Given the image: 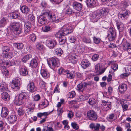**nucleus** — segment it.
Masks as SVG:
<instances>
[{"mask_svg":"<svg viewBox=\"0 0 131 131\" xmlns=\"http://www.w3.org/2000/svg\"><path fill=\"white\" fill-rule=\"evenodd\" d=\"M73 31V29L71 27L70 24L64 25L61 28V30L57 32L55 36L60 38L59 40L61 44H64L66 41V38L65 36L70 33Z\"/></svg>","mask_w":131,"mask_h":131,"instance_id":"nucleus-1","label":"nucleus"},{"mask_svg":"<svg viewBox=\"0 0 131 131\" xmlns=\"http://www.w3.org/2000/svg\"><path fill=\"white\" fill-rule=\"evenodd\" d=\"M107 13V9L104 8L100 10H97L94 12L91 15V20L93 22H96L98 19L102 16H105Z\"/></svg>","mask_w":131,"mask_h":131,"instance_id":"nucleus-2","label":"nucleus"},{"mask_svg":"<svg viewBox=\"0 0 131 131\" xmlns=\"http://www.w3.org/2000/svg\"><path fill=\"white\" fill-rule=\"evenodd\" d=\"M107 37L110 41H113L116 37V33L114 28L110 27L107 31Z\"/></svg>","mask_w":131,"mask_h":131,"instance_id":"nucleus-3","label":"nucleus"},{"mask_svg":"<svg viewBox=\"0 0 131 131\" xmlns=\"http://www.w3.org/2000/svg\"><path fill=\"white\" fill-rule=\"evenodd\" d=\"M22 84L21 79L18 78H16L13 80L12 83V88L14 89H18Z\"/></svg>","mask_w":131,"mask_h":131,"instance_id":"nucleus-4","label":"nucleus"},{"mask_svg":"<svg viewBox=\"0 0 131 131\" xmlns=\"http://www.w3.org/2000/svg\"><path fill=\"white\" fill-rule=\"evenodd\" d=\"M59 62L58 59L54 57L49 59L47 61L49 66L51 69H53L57 66Z\"/></svg>","mask_w":131,"mask_h":131,"instance_id":"nucleus-5","label":"nucleus"},{"mask_svg":"<svg viewBox=\"0 0 131 131\" xmlns=\"http://www.w3.org/2000/svg\"><path fill=\"white\" fill-rule=\"evenodd\" d=\"M12 30L16 34H19L21 33L22 29L20 27V24L18 23H13L11 25Z\"/></svg>","mask_w":131,"mask_h":131,"instance_id":"nucleus-6","label":"nucleus"},{"mask_svg":"<svg viewBox=\"0 0 131 131\" xmlns=\"http://www.w3.org/2000/svg\"><path fill=\"white\" fill-rule=\"evenodd\" d=\"M87 116L88 119L92 121H96L98 117L96 113L93 110L88 111L87 113Z\"/></svg>","mask_w":131,"mask_h":131,"instance_id":"nucleus-7","label":"nucleus"},{"mask_svg":"<svg viewBox=\"0 0 131 131\" xmlns=\"http://www.w3.org/2000/svg\"><path fill=\"white\" fill-rule=\"evenodd\" d=\"M57 42L55 40L49 38L46 40V45L49 48L52 49L56 46Z\"/></svg>","mask_w":131,"mask_h":131,"instance_id":"nucleus-8","label":"nucleus"},{"mask_svg":"<svg viewBox=\"0 0 131 131\" xmlns=\"http://www.w3.org/2000/svg\"><path fill=\"white\" fill-rule=\"evenodd\" d=\"M10 48L8 46H4L2 48L3 51V56L4 58H12L11 55L9 54V51Z\"/></svg>","mask_w":131,"mask_h":131,"instance_id":"nucleus-9","label":"nucleus"},{"mask_svg":"<svg viewBox=\"0 0 131 131\" xmlns=\"http://www.w3.org/2000/svg\"><path fill=\"white\" fill-rule=\"evenodd\" d=\"M129 11L125 9L119 12L118 14V17L122 20H124L127 18L129 16Z\"/></svg>","mask_w":131,"mask_h":131,"instance_id":"nucleus-10","label":"nucleus"},{"mask_svg":"<svg viewBox=\"0 0 131 131\" xmlns=\"http://www.w3.org/2000/svg\"><path fill=\"white\" fill-rule=\"evenodd\" d=\"M31 27V23L29 21H27L24 23V31L25 34L29 32Z\"/></svg>","mask_w":131,"mask_h":131,"instance_id":"nucleus-11","label":"nucleus"},{"mask_svg":"<svg viewBox=\"0 0 131 131\" xmlns=\"http://www.w3.org/2000/svg\"><path fill=\"white\" fill-rule=\"evenodd\" d=\"M106 19H105V20H102L100 22V24L102 27L105 29L109 27V24L108 23L110 20L108 17L106 16L105 17Z\"/></svg>","mask_w":131,"mask_h":131,"instance_id":"nucleus-12","label":"nucleus"},{"mask_svg":"<svg viewBox=\"0 0 131 131\" xmlns=\"http://www.w3.org/2000/svg\"><path fill=\"white\" fill-rule=\"evenodd\" d=\"M73 6L74 9L80 11L82 8V4L77 2H74L73 4Z\"/></svg>","mask_w":131,"mask_h":131,"instance_id":"nucleus-13","label":"nucleus"},{"mask_svg":"<svg viewBox=\"0 0 131 131\" xmlns=\"http://www.w3.org/2000/svg\"><path fill=\"white\" fill-rule=\"evenodd\" d=\"M88 85L86 83L84 82H81L77 85V89L80 92H82L84 88L86 87Z\"/></svg>","mask_w":131,"mask_h":131,"instance_id":"nucleus-14","label":"nucleus"},{"mask_svg":"<svg viewBox=\"0 0 131 131\" xmlns=\"http://www.w3.org/2000/svg\"><path fill=\"white\" fill-rule=\"evenodd\" d=\"M8 122L9 124H13L16 121L17 118L15 115H10L7 118Z\"/></svg>","mask_w":131,"mask_h":131,"instance_id":"nucleus-15","label":"nucleus"},{"mask_svg":"<svg viewBox=\"0 0 131 131\" xmlns=\"http://www.w3.org/2000/svg\"><path fill=\"white\" fill-rule=\"evenodd\" d=\"M49 20L52 21H54L57 20L55 13L53 10L50 11V12L48 17Z\"/></svg>","mask_w":131,"mask_h":131,"instance_id":"nucleus-16","label":"nucleus"},{"mask_svg":"<svg viewBox=\"0 0 131 131\" xmlns=\"http://www.w3.org/2000/svg\"><path fill=\"white\" fill-rule=\"evenodd\" d=\"M127 87V85L123 83L120 85L118 88L119 92L121 93L124 92L126 90Z\"/></svg>","mask_w":131,"mask_h":131,"instance_id":"nucleus-17","label":"nucleus"},{"mask_svg":"<svg viewBox=\"0 0 131 131\" xmlns=\"http://www.w3.org/2000/svg\"><path fill=\"white\" fill-rule=\"evenodd\" d=\"M100 124L96 123L95 124L94 123H91L89 125L90 128L96 131H98L99 130Z\"/></svg>","mask_w":131,"mask_h":131,"instance_id":"nucleus-18","label":"nucleus"},{"mask_svg":"<svg viewBox=\"0 0 131 131\" xmlns=\"http://www.w3.org/2000/svg\"><path fill=\"white\" fill-rule=\"evenodd\" d=\"M9 113L8 109L6 107H3L1 110V116L3 118L6 117Z\"/></svg>","mask_w":131,"mask_h":131,"instance_id":"nucleus-19","label":"nucleus"},{"mask_svg":"<svg viewBox=\"0 0 131 131\" xmlns=\"http://www.w3.org/2000/svg\"><path fill=\"white\" fill-rule=\"evenodd\" d=\"M40 73L42 77L45 79L48 78L50 76L48 71L44 69H41L40 71Z\"/></svg>","mask_w":131,"mask_h":131,"instance_id":"nucleus-20","label":"nucleus"},{"mask_svg":"<svg viewBox=\"0 0 131 131\" xmlns=\"http://www.w3.org/2000/svg\"><path fill=\"white\" fill-rule=\"evenodd\" d=\"M123 49L124 51H126L131 49V44L129 43L126 41L122 44Z\"/></svg>","mask_w":131,"mask_h":131,"instance_id":"nucleus-21","label":"nucleus"},{"mask_svg":"<svg viewBox=\"0 0 131 131\" xmlns=\"http://www.w3.org/2000/svg\"><path fill=\"white\" fill-rule=\"evenodd\" d=\"M19 73L20 74L23 76L27 75L28 73L27 68L23 67L20 68L19 70Z\"/></svg>","mask_w":131,"mask_h":131,"instance_id":"nucleus-22","label":"nucleus"},{"mask_svg":"<svg viewBox=\"0 0 131 131\" xmlns=\"http://www.w3.org/2000/svg\"><path fill=\"white\" fill-rule=\"evenodd\" d=\"M19 96V99L23 100L24 102V100H27L28 99L29 97L27 93L25 92H21L20 93Z\"/></svg>","mask_w":131,"mask_h":131,"instance_id":"nucleus-23","label":"nucleus"},{"mask_svg":"<svg viewBox=\"0 0 131 131\" xmlns=\"http://www.w3.org/2000/svg\"><path fill=\"white\" fill-rule=\"evenodd\" d=\"M79 45H75L73 48V52L75 54H77L81 51V47Z\"/></svg>","mask_w":131,"mask_h":131,"instance_id":"nucleus-24","label":"nucleus"},{"mask_svg":"<svg viewBox=\"0 0 131 131\" xmlns=\"http://www.w3.org/2000/svg\"><path fill=\"white\" fill-rule=\"evenodd\" d=\"M10 96L7 92H4L1 95V98L4 101H8L10 99Z\"/></svg>","mask_w":131,"mask_h":131,"instance_id":"nucleus-25","label":"nucleus"},{"mask_svg":"<svg viewBox=\"0 0 131 131\" xmlns=\"http://www.w3.org/2000/svg\"><path fill=\"white\" fill-rule=\"evenodd\" d=\"M28 90L32 92H34L35 90V84L34 83L31 82L29 83L27 87Z\"/></svg>","mask_w":131,"mask_h":131,"instance_id":"nucleus-26","label":"nucleus"},{"mask_svg":"<svg viewBox=\"0 0 131 131\" xmlns=\"http://www.w3.org/2000/svg\"><path fill=\"white\" fill-rule=\"evenodd\" d=\"M7 90V84L5 82H2L0 85V92H4Z\"/></svg>","mask_w":131,"mask_h":131,"instance_id":"nucleus-27","label":"nucleus"},{"mask_svg":"<svg viewBox=\"0 0 131 131\" xmlns=\"http://www.w3.org/2000/svg\"><path fill=\"white\" fill-rule=\"evenodd\" d=\"M20 9L21 12L25 14L28 13L30 11V9L28 7L25 5H23L20 7Z\"/></svg>","mask_w":131,"mask_h":131,"instance_id":"nucleus-28","label":"nucleus"},{"mask_svg":"<svg viewBox=\"0 0 131 131\" xmlns=\"http://www.w3.org/2000/svg\"><path fill=\"white\" fill-rule=\"evenodd\" d=\"M46 17L43 15H40L38 18V22L41 24H44L46 22Z\"/></svg>","mask_w":131,"mask_h":131,"instance_id":"nucleus-29","label":"nucleus"},{"mask_svg":"<svg viewBox=\"0 0 131 131\" xmlns=\"http://www.w3.org/2000/svg\"><path fill=\"white\" fill-rule=\"evenodd\" d=\"M77 56L74 54L71 55L69 58V59L71 63L75 64L77 61Z\"/></svg>","mask_w":131,"mask_h":131,"instance_id":"nucleus-30","label":"nucleus"},{"mask_svg":"<svg viewBox=\"0 0 131 131\" xmlns=\"http://www.w3.org/2000/svg\"><path fill=\"white\" fill-rule=\"evenodd\" d=\"M116 25L117 28L119 32H122L124 29L123 24L121 22H117Z\"/></svg>","mask_w":131,"mask_h":131,"instance_id":"nucleus-31","label":"nucleus"},{"mask_svg":"<svg viewBox=\"0 0 131 131\" xmlns=\"http://www.w3.org/2000/svg\"><path fill=\"white\" fill-rule=\"evenodd\" d=\"M38 65L37 61L36 59H33L30 62V66L32 68H36L38 66Z\"/></svg>","mask_w":131,"mask_h":131,"instance_id":"nucleus-32","label":"nucleus"},{"mask_svg":"<svg viewBox=\"0 0 131 131\" xmlns=\"http://www.w3.org/2000/svg\"><path fill=\"white\" fill-rule=\"evenodd\" d=\"M117 118V116L115 114L112 113L107 116V118L108 120L113 121L115 120Z\"/></svg>","mask_w":131,"mask_h":131,"instance_id":"nucleus-33","label":"nucleus"},{"mask_svg":"<svg viewBox=\"0 0 131 131\" xmlns=\"http://www.w3.org/2000/svg\"><path fill=\"white\" fill-rule=\"evenodd\" d=\"M81 64L83 68L85 69L89 66V62L88 60L84 59L81 61Z\"/></svg>","mask_w":131,"mask_h":131,"instance_id":"nucleus-34","label":"nucleus"},{"mask_svg":"<svg viewBox=\"0 0 131 131\" xmlns=\"http://www.w3.org/2000/svg\"><path fill=\"white\" fill-rule=\"evenodd\" d=\"M14 103L15 104L17 105H21L24 103V101L21 99H19V97H16L14 100Z\"/></svg>","mask_w":131,"mask_h":131,"instance_id":"nucleus-35","label":"nucleus"},{"mask_svg":"<svg viewBox=\"0 0 131 131\" xmlns=\"http://www.w3.org/2000/svg\"><path fill=\"white\" fill-rule=\"evenodd\" d=\"M67 72L68 73H66V75L67 78L70 79L73 78L75 75V73L74 71L70 72L69 70H67Z\"/></svg>","mask_w":131,"mask_h":131,"instance_id":"nucleus-36","label":"nucleus"},{"mask_svg":"<svg viewBox=\"0 0 131 131\" xmlns=\"http://www.w3.org/2000/svg\"><path fill=\"white\" fill-rule=\"evenodd\" d=\"M63 53V51L60 48H58L54 50V53L55 54H56L59 56H61Z\"/></svg>","mask_w":131,"mask_h":131,"instance_id":"nucleus-37","label":"nucleus"},{"mask_svg":"<svg viewBox=\"0 0 131 131\" xmlns=\"http://www.w3.org/2000/svg\"><path fill=\"white\" fill-rule=\"evenodd\" d=\"M52 111L51 112H44L43 113H39L37 114V116L38 117L40 118L42 116L47 117V115L50 114Z\"/></svg>","mask_w":131,"mask_h":131,"instance_id":"nucleus-38","label":"nucleus"},{"mask_svg":"<svg viewBox=\"0 0 131 131\" xmlns=\"http://www.w3.org/2000/svg\"><path fill=\"white\" fill-rule=\"evenodd\" d=\"M102 102L104 105L107 106V107L108 108V109H111V102L106 101L104 100H102Z\"/></svg>","mask_w":131,"mask_h":131,"instance_id":"nucleus-39","label":"nucleus"},{"mask_svg":"<svg viewBox=\"0 0 131 131\" xmlns=\"http://www.w3.org/2000/svg\"><path fill=\"white\" fill-rule=\"evenodd\" d=\"M95 3V2L94 0H87L86 2L88 6L89 7L94 6Z\"/></svg>","mask_w":131,"mask_h":131,"instance_id":"nucleus-40","label":"nucleus"},{"mask_svg":"<svg viewBox=\"0 0 131 131\" xmlns=\"http://www.w3.org/2000/svg\"><path fill=\"white\" fill-rule=\"evenodd\" d=\"M67 71V70H66L64 69L62 67H61L58 69V73L59 75H61L62 74H66V73H67V72H68V71Z\"/></svg>","mask_w":131,"mask_h":131,"instance_id":"nucleus-41","label":"nucleus"},{"mask_svg":"<svg viewBox=\"0 0 131 131\" xmlns=\"http://www.w3.org/2000/svg\"><path fill=\"white\" fill-rule=\"evenodd\" d=\"M50 12V11L48 9H44L42 10L41 12L42 15L46 17H48L49 14Z\"/></svg>","mask_w":131,"mask_h":131,"instance_id":"nucleus-42","label":"nucleus"},{"mask_svg":"<svg viewBox=\"0 0 131 131\" xmlns=\"http://www.w3.org/2000/svg\"><path fill=\"white\" fill-rule=\"evenodd\" d=\"M52 29L51 26L49 25L44 26L42 28V30L44 32H47Z\"/></svg>","mask_w":131,"mask_h":131,"instance_id":"nucleus-43","label":"nucleus"},{"mask_svg":"<svg viewBox=\"0 0 131 131\" xmlns=\"http://www.w3.org/2000/svg\"><path fill=\"white\" fill-rule=\"evenodd\" d=\"M82 40L84 43L91 44L92 42L90 38L86 37H84L82 38Z\"/></svg>","mask_w":131,"mask_h":131,"instance_id":"nucleus-44","label":"nucleus"},{"mask_svg":"<svg viewBox=\"0 0 131 131\" xmlns=\"http://www.w3.org/2000/svg\"><path fill=\"white\" fill-rule=\"evenodd\" d=\"M31 58V55L30 54H27L22 59V61L24 63L29 60L30 58Z\"/></svg>","mask_w":131,"mask_h":131,"instance_id":"nucleus-45","label":"nucleus"},{"mask_svg":"<svg viewBox=\"0 0 131 131\" xmlns=\"http://www.w3.org/2000/svg\"><path fill=\"white\" fill-rule=\"evenodd\" d=\"M6 24V19L3 17L0 20V27H4Z\"/></svg>","mask_w":131,"mask_h":131,"instance_id":"nucleus-46","label":"nucleus"},{"mask_svg":"<svg viewBox=\"0 0 131 131\" xmlns=\"http://www.w3.org/2000/svg\"><path fill=\"white\" fill-rule=\"evenodd\" d=\"M25 113V110L24 108L22 107L19 108L18 110V113L20 116L23 115Z\"/></svg>","mask_w":131,"mask_h":131,"instance_id":"nucleus-47","label":"nucleus"},{"mask_svg":"<svg viewBox=\"0 0 131 131\" xmlns=\"http://www.w3.org/2000/svg\"><path fill=\"white\" fill-rule=\"evenodd\" d=\"M19 14L18 11H16L12 13L10 15L13 19H16L18 17Z\"/></svg>","mask_w":131,"mask_h":131,"instance_id":"nucleus-48","label":"nucleus"},{"mask_svg":"<svg viewBox=\"0 0 131 131\" xmlns=\"http://www.w3.org/2000/svg\"><path fill=\"white\" fill-rule=\"evenodd\" d=\"M95 69L96 73L99 72L98 74H101L100 72L101 69L100 64H98L95 65Z\"/></svg>","mask_w":131,"mask_h":131,"instance_id":"nucleus-49","label":"nucleus"},{"mask_svg":"<svg viewBox=\"0 0 131 131\" xmlns=\"http://www.w3.org/2000/svg\"><path fill=\"white\" fill-rule=\"evenodd\" d=\"M75 95V93L74 91H72L70 92H69L68 95V97L70 98H73L74 97Z\"/></svg>","mask_w":131,"mask_h":131,"instance_id":"nucleus-50","label":"nucleus"},{"mask_svg":"<svg viewBox=\"0 0 131 131\" xmlns=\"http://www.w3.org/2000/svg\"><path fill=\"white\" fill-rule=\"evenodd\" d=\"M3 73L5 76L8 77L9 75V71L6 69H3L2 70Z\"/></svg>","mask_w":131,"mask_h":131,"instance_id":"nucleus-51","label":"nucleus"},{"mask_svg":"<svg viewBox=\"0 0 131 131\" xmlns=\"http://www.w3.org/2000/svg\"><path fill=\"white\" fill-rule=\"evenodd\" d=\"M88 102L91 105H92L95 103V100L93 98H91L89 99Z\"/></svg>","mask_w":131,"mask_h":131,"instance_id":"nucleus-52","label":"nucleus"},{"mask_svg":"<svg viewBox=\"0 0 131 131\" xmlns=\"http://www.w3.org/2000/svg\"><path fill=\"white\" fill-rule=\"evenodd\" d=\"M57 111L58 115H61L63 112V108H58Z\"/></svg>","mask_w":131,"mask_h":131,"instance_id":"nucleus-53","label":"nucleus"},{"mask_svg":"<svg viewBox=\"0 0 131 131\" xmlns=\"http://www.w3.org/2000/svg\"><path fill=\"white\" fill-rule=\"evenodd\" d=\"M15 47L18 49H21L24 47V45L21 43H18L15 45Z\"/></svg>","mask_w":131,"mask_h":131,"instance_id":"nucleus-54","label":"nucleus"},{"mask_svg":"<svg viewBox=\"0 0 131 131\" xmlns=\"http://www.w3.org/2000/svg\"><path fill=\"white\" fill-rule=\"evenodd\" d=\"M29 38L32 42H34L36 40V37L35 34H32L30 35Z\"/></svg>","mask_w":131,"mask_h":131,"instance_id":"nucleus-55","label":"nucleus"},{"mask_svg":"<svg viewBox=\"0 0 131 131\" xmlns=\"http://www.w3.org/2000/svg\"><path fill=\"white\" fill-rule=\"evenodd\" d=\"M71 125L73 128L76 130H78L79 129V126L75 122L72 123L71 124Z\"/></svg>","mask_w":131,"mask_h":131,"instance_id":"nucleus-56","label":"nucleus"},{"mask_svg":"<svg viewBox=\"0 0 131 131\" xmlns=\"http://www.w3.org/2000/svg\"><path fill=\"white\" fill-rule=\"evenodd\" d=\"M93 38L94 42L95 44H98L100 42L101 39L99 38L94 37H93Z\"/></svg>","mask_w":131,"mask_h":131,"instance_id":"nucleus-57","label":"nucleus"},{"mask_svg":"<svg viewBox=\"0 0 131 131\" xmlns=\"http://www.w3.org/2000/svg\"><path fill=\"white\" fill-rule=\"evenodd\" d=\"M40 5L44 8H46L48 6L47 3L45 1H42Z\"/></svg>","mask_w":131,"mask_h":131,"instance_id":"nucleus-58","label":"nucleus"},{"mask_svg":"<svg viewBox=\"0 0 131 131\" xmlns=\"http://www.w3.org/2000/svg\"><path fill=\"white\" fill-rule=\"evenodd\" d=\"M29 19L33 22L35 20V16L32 14H30L28 16Z\"/></svg>","mask_w":131,"mask_h":131,"instance_id":"nucleus-59","label":"nucleus"},{"mask_svg":"<svg viewBox=\"0 0 131 131\" xmlns=\"http://www.w3.org/2000/svg\"><path fill=\"white\" fill-rule=\"evenodd\" d=\"M88 96L86 95H81L80 97V98L81 99V100L83 101L88 99Z\"/></svg>","mask_w":131,"mask_h":131,"instance_id":"nucleus-60","label":"nucleus"},{"mask_svg":"<svg viewBox=\"0 0 131 131\" xmlns=\"http://www.w3.org/2000/svg\"><path fill=\"white\" fill-rule=\"evenodd\" d=\"M36 48L38 49L41 50L43 49L44 47L42 45L40 44H38L37 45Z\"/></svg>","mask_w":131,"mask_h":131,"instance_id":"nucleus-61","label":"nucleus"},{"mask_svg":"<svg viewBox=\"0 0 131 131\" xmlns=\"http://www.w3.org/2000/svg\"><path fill=\"white\" fill-rule=\"evenodd\" d=\"M99 57V55L98 54H94L92 57V59L94 61H96Z\"/></svg>","mask_w":131,"mask_h":131,"instance_id":"nucleus-62","label":"nucleus"},{"mask_svg":"<svg viewBox=\"0 0 131 131\" xmlns=\"http://www.w3.org/2000/svg\"><path fill=\"white\" fill-rule=\"evenodd\" d=\"M69 38V41L71 43H74L75 41L76 38L74 37H70Z\"/></svg>","mask_w":131,"mask_h":131,"instance_id":"nucleus-63","label":"nucleus"},{"mask_svg":"<svg viewBox=\"0 0 131 131\" xmlns=\"http://www.w3.org/2000/svg\"><path fill=\"white\" fill-rule=\"evenodd\" d=\"M108 94L109 95H111L113 92V89L111 86H109L108 88Z\"/></svg>","mask_w":131,"mask_h":131,"instance_id":"nucleus-64","label":"nucleus"}]
</instances>
